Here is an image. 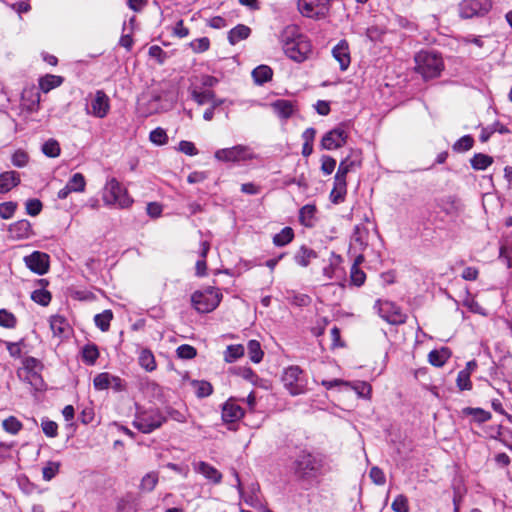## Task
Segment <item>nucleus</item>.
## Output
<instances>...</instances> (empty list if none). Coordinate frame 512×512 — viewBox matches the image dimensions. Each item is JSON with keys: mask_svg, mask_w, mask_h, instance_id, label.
<instances>
[{"mask_svg": "<svg viewBox=\"0 0 512 512\" xmlns=\"http://www.w3.org/2000/svg\"><path fill=\"white\" fill-rule=\"evenodd\" d=\"M414 60L415 70L424 80L439 77L444 69L442 57L434 51L422 50L415 55Z\"/></svg>", "mask_w": 512, "mask_h": 512, "instance_id": "nucleus-1", "label": "nucleus"}, {"mask_svg": "<svg viewBox=\"0 0 512 512\" xmlns=\"http://www.w3.org/2000/svg\"><path fill=\"white\" fill-rule=\"evenodd\" d=\"M294 474L301 480H309L319 475L323 468V459L306 450L301 451L293 462Z\"/></svg>", "mask_w": 512, "mask_h": 512, "instance_id": "nucleus-2", "label": "nucleus"}, {"mask_svg": "<svg viewBox=\"0 0 512 512\" xmlns=\"http://www.w3.org/2000/svg\"><path fill=\"white\" fill-rule=\"evenodd\" d=\"M102 200L106 206L119 209L129 208L133 204L127 189L116 178H110L105 183Z\"/></svg>", "mask_w": 512, "mask_h": 512, "instance_id": "nucleus-3", "label": "nucleus"}, {"mask_svg": "<svg viewBox=\"0 0 512 512\" xmlns=\"http://www.w3.org/2000/svg\"><path fill=\"white\" fill-rule=\"evenodd\" d=\"M167 420L158 408H137L133 426L140 432L149 434L160 428Z\"/></svg>", "mask_w": 512, "mask_h": 512, "instance_id": "nucleus-4", "label": "nucleus"}, {"mask_svg": "<svg viewBox=\"0 0 512 512\" xmlns=\"http://www.w3.org/2000/svg\"><path fill=\"white\" fill-rule=\"evenodd\" d=\"M222 294L219 289L209 287L204 291H196L191 297L194 308L200 313L213 311L220 303Z\"/></svg>", "mask_w": 512, "mask_h": 512, "instance_id": "nucleus-5", "label": "nucleus"}, {"mask_svg": "<svg viewBox=\"0 0 512 512\" xmlns=\"http://www.w3.org/2000/svg\"><path fill=\"white\" fill-rule=\"evenodd\" d=\"M285 388L293 396L303 394L307 390V380L299 366H290L285 369L282 376Z\"/></svg>", "mask_w": 512, "mask_h": 512, "instance_id": "nucleus-6", "label": "nucleus"}, {"mask_svg": "<svg viewBox=\"0 0 512 512\" xmlns=\"http://www.w3.org/2000/svg\"><path fill=\"white\" fill-rule=\"evenodd\" d=\"M214 157L221 162H242L252 160L256 156L250 146L239 144L229 148L218 149L215 151Z\"/></svg>", "mask_w": 512, "mask_h": 512, "instance_id": "nucleus-7", "label": "nucleus"}, {"mask_svg": "<svg viewBox=\"0 0 512 512\" xmlns=\"http://www.w3.org/2000/svg\"><path fill=\"white\" fill-rule=\"evenodd\" d=\"M348 134V125L341 123L323 136L321 140V146L325 150H334L340 148L346 144Z\"/></svg>", "mask_w": 512, "mask_h": 512, "instance_id": "nucleus-8", "label": "nucleus"}, {"mask_svg": "<svg viewBox=\"0 0 512 512\" xmlns=\"http://www.w3.org/2000/svg\"><path fill=\"white\" fill-rule=\"evenodd\" d=\"M491 7L490 0H463L459 4V15L463 19L483 16L489 12Z\"/></svg>", "mask_w": 512, "mask_h": 512, "instance_id": "nucleus-9", "label": "nucleus"}, {"mask_svg": "<svg viewBox=\"0 0 512 512\" xmlns=\"http://www.w3.org/2000/svg\"><path fill=\"white\" fill-rule=\"evenodd\" d=\"M110 111V98L103 90H97L86 107V113L96 118H105Z\"/></svg>", "mask_w": 512, "mask_h": 512, "instance_id": "nucleus-10", "label": "nucleus"}, {"mask_svg": "<svg viewBox=\"0 0 512 512\" xmlns=\"http://www.w3.org/2000/svg\"><path fill=\"white\" fill-rule=\"evenodd\" d=\"M287 57L295 62H303L311 52V44L306 36L298 38L294 43L282 47Z\"/></svg>", "mask_w": 512, "mask_h": 512, "instance_id": "nucleus-11", "label": "nucleus"}, {"mask_svg": "<svg viewBox=\"0 0 512 512\" xmlns=\"http://www.w3.org/2000/svg\"><path fill=\"white\" fill-rule=\"evenodd\" d=\"M299 12L308 18L324 16L328 10V0H298Z\"/></svg>", "mask_w": 512, "mask_h": 512, "instance_id": "nucleus-12", "label": "nucleus"}, {"mask_svg": "<svg viewBox=\"0 0 512 512\" xmlns=\"http://www.w3.org/2000/svg\"><path fill=\"white\" fill-rule=\"evenodd\" d=\"M379 314L382 319L392 325H399L406 322V315L392 302L385 301L380 305Z\"/></svg>", "mask_w": 512, "mask_h": 512, "instance_id": "nucleus-13", "label": "nucleus"}, {"mask_svg": "<svg viewBox=\"0 0 512 512\" xmlns=\"http://www.w3.org/2000/svg\"><path fill=\"white\" fill-rule=\"evenodd\" d=\"M26 266L38 275H44L49 269V256L40 251H34L24 257Z\"/></svg>", "mask_w": 512, "mask_h": 512, "instance_id": "nucleus-14", "label": "nucleus"}, {"mask_svg": "<svg viewBox=\"0 0 512 512\" xmlns=\"http://www.w3.org/2000/svg\"><path fill=\"white\" fill-rule=\"evenodd\" d=\"M368 238L369 229L363 224L356 225L351 236L350 250L363 251L368 246Z\"/></svg>", "mask_w": 512, "mask_h": 512, "instance_id": "nucleus-15", "label": "nucleus"}, {"mask_svg": "<svg viewBox=\"0 0 512 512\" xmlns=\"http://www.w3.org/2000/svg\"><path fill=\"white\" fill-rule=\"evenodd\" d=\"M272 111L282 120L289 119L295 112L294 102L286 99H278L269 105Z\"/></svg>", "mask_w": 512, "mask_h": 512, "instance_id": "nucleus-16", "label": "nucleus"}, {"mask_svg": "<svg viewBox=\"0 0 512 512\" xmlns=\"http://www.w3.org/2000/svg\"><path fill=\"white\" fill-rule=\"evenodd\" d=\"M8 232L12 239H27L32 235V226L28 220L22 219L11 224Z\"/></svg>", "mask_w": 512, "mask_h": 512, "instance_id": "nucleus-17", "label": "nucleus"}, {"mask_svg": "<svg viewBox=\"0 0 512 512\" xmlns=\"http://www.w3.org/2000/svg\"><path fill=\"white\" fill-rule=\"evenodd\" d=\"M193 467L195 472L202 474L207 480L214 484H219L222 481V474L205 461L193 463Z\"/></svg>", "mask_w": 512, "mask_h": 512, "instance_id": "nucleus-18", "label": "nucleus"}, {"mask_svg": "<svg viewBox=\"0 0 512 512\" xmlns=\"http://www.w3.org/2000/svg\"><path fill=\"white\" fill-rule=\"evenodd\" d=\"M333 57L339 63L340 69L345 71L351 62L348 43L340 41L332 50Z\"/></svg>", "mask_w": 512, "mask_h": 512, "instance_id": "nucleus-19", "label": "nucleus"}, {"mask_svg": "<svg viewBox=\"0 0 512 512\" xmlns=\"http://www.w3.org/2000/svg\"><path fill=\"white\" fill-rule=\"evenodd\" d=\"M244 415L242 407L232 400H228L222 408V419L224 422L233 423L240 420Z\"/></svg>", "mask_w": 512, "mask_h": 512, "instance_id": "nucleus-20", "label": "nucleus"}, {"mask_svg": "<svg viewBox=\"0 0 512 512\" xmlns=\"http://www.w3.org/2000/svg\"><path fill=\"white\" fill-rule=\"evenodd\" d=\"M20 183V176L15 171H6L0 174V193H7Z\"/></svg>", "mask_w": 512, "mask_h": 512, "instance_id": "nucleus-21", "label": "nucleus"}, {"mask_svg": "<svg viewBox=\"0 0 512 512\" xmlns=\"http://www.w3.org/2000/svg\"><path fill=\"white\" fill-rule=\"evenodd\" d=\"M317 212V208L313 204L304 205L299 211V221L300 223L308 228H312L315 225V215Z\"/></svg>", "mask_w": 512, "mask_h": 512, "instance_id": "nucleus-22", "label": "nucleus"}, {"mask_svg": "<svg viewBox=\"0 0 512 512\" xmlns=\"http://www.w3.org/2000/svg\"><path fill=\"white\" fill-rule=\"evenodd\" d=\"M159 482V473L157 471H150L146 473L140 480L139 491L142 493L152 492Z\"/></svg>", "mask_w": 512, "mask_h": 512, "instance_id": "nucleus-23", "label": "nucleus"}, {"mask_svg": "<svg viewBox=\"0 0 512 512\" xmlns=\"http://www.w3.org/2000/svg\"><path fill=\"white\" fill-rule=\"evenodd\" d=\"M317 253L307 246H301L294 255L295 262L301 267H307L313 259L317 258Z\"/></svg>", "mask_w": 512, "mask_h": 512, "instance_id": "nucleus-24", "label": "nucleus"}, {"mask_svg": "<svg viewBox=\"0 0 512 512\" xmlns=\"http://www.w3.org/2000/svg\"><path fill=\"white\" fill-rule=\"evenodd\" d=\"M304 35L301 33L300 28L296 25H288L286 26L281 34H280V42L282 47L286 44L294 43L298 40V38L303 37Z\"/></svg>", "mask_w": 512, "mask_h": 512, "instance_id": "nucleus-25", "label": "nucleus"}, {"mask_svg": "<svg viewBox=\"0 0 512 512\" xmlns=\"http://www.w3.org/2000/svg\"><path fill=\"white\" fill-rule=\"evenodd\" d=\"M360 165V162L352 159L351 157H346L345 159H343L339 166H338V170L336 172V175H335V180H340V181H346V176L347 174L354 170L357 166Z\"/></svg>", "mask_w": 512, "mask_h": 512, "instance_id": "nucleus-26", "label": "nucleus"}, {"mask_svg": "<svg viewBox=\"0 0 512 512\" xmlns=\"http://www.w3.org/2000/svg\"><path fill=\"white\" fill-rule=\"evenodd\" d=\"M40 372L41 371H17V375L22 381L31 385L35 390H40L43 386V379Z\"/></svg>", "mask_w": 512, "mask_h": 512, "instance_id": "nucleus-27", "label": "nucleus"}, {"mask_svg": "<svg viewBox=\"0 0 512 512\" xmlns=\"http://www.w3.org/2000/svg\"><path fill=\"white\" fill-rule=\"evenodd\" d=\"M251 33V29L244 25L238 24L232 28L228 33V41L231 45H235L241 40L247 39Z\"/></svg>", "mask_w": 512, "mask_h": 512, "instance_id": "nucleus-28", "label": "nucleus"}, {"mask_svg": "<svg viewBox=\"0 0 512 512\" xmlns=\"http://www.w3.org/2000/svg\"><path fill=\"white\" fill-rule=\"evenodd\" d=\"M451 352L448 348L443 347L439 350H432L428 354V361L435 367H442L450 358Z\"/></svg>", "mask_w": 512, "mask_h": 512, "instance_id": "nucleus-29", "label": "nucleus"}, {"mask_svg": "<svg viewBox=\"0 0 512 512\" xmlns=\"http://www.w3.org/2000/svg\"><path fill=\"white\" fill-rule=\"evenodd\" d=\"M462 414L466 416H472V419L476 423H484L491 419L492 415L489 411L482 408L465 407L462 410Z\"/></svg>", "mask_w": 512, "mask_h": 512, "instance_id": "nucleus-30", "label": "nucleus"}, {"mask_svg": "<svg viewBox=\"0 0 512 512\" xmlns=\"http://www.w3.org/2000/svg\"><path fill=\"white\" fill-rule=\"evenodd\" d=\"M347 193V182L334 179V187L330 193V200L334 204L344 201Z\"/></svg>", "mask_w": 512, "mask_h": 512, "instance_id": "nucleus-31", "label": "nucleus"}, {"mask_svg": "<svg viewBox=\"0 0 512 512\" xmlns=\"http://www.w3.org/2000/svg\"><path fill=\"white\" fill-rule=\"evenodd\" d=\"M139 365L148 372H152L156 369L155 357L151 350L142 349L139 354Z\"/></svg>", "mask_w": 512, "mask_h": 512, "instance_id": "nucleus-32", "label": "nucleus"}, {"mask_svg": "<svg viewBox=\"0 0 512 512\" xmlns=\"http://www.w3.org/2000/svg\"><path fill=\"white\" fill-rule=\"evenodd\" d=\"M273 75L272 69L267 65H260L252 71V77L256 84L262 85L271 80Z\"/></svg>", "mask_w": 512, "mask_h": 512, "instance_id": "nucleus-33", "label": "nucleus"}, {"mask_svg": "<svg viewBox=\"0 0 512 512\" xmlns=\"http://www.w3.org/2000/svg\"><path fill=\"white\" fill-rule=\"evenodd\" d=\"M50 328L54 336H62L68 329V323L63 316L54 315L50 318Z\"/></svg>", "mask_w": 512, "mask_h": 512, "instance_id": "nucleus-34", "label": "nucleus"}, {"mask_svg": "<svg viewBox=\"0 0 512 512\" xmlns=\"http://www.w3.org/2000/svg\"><path fill=\"white\" fill-rule=\"evenodd\" d=\"M200 256L201 259L196 262V274L198 276H204L206 274L207 264H206V256L210 249V244L208 241H202L200 244Z\"/></svg>", "mask_w": 512, "mask_h": 512, "instance_id": "nucleus-35", "label": "nucleus"}, {"mask_svg": "<svg viewBox=\"0 0 512 512\" xmlns=\"http://www.w3.org/2000/svg\"><path fill=\"white\" fill-rule=\"evenodd\" d=\"M294 238V231L291 227H284L279 233L273 237L275 246L283 247L289 244Z\"/></svg>", "mask_w": 512, "mask_h": 512, "instance_id": "nucleus-36", "label": "nucleus"}, {"mask_svg": "<svg viewBox=\"0 0 512 512\" xmlns=\"http://www.w3.org/2000/svg\"><path fill=\"white\" fill-rule=\"evenodd\" d=\"M470 163L475 170H485L493 163V158L487 154L477 153L471 158Z\"/></svg>", "mask_w": 512, "mask_h": 512, "instance_id": "nucleus-37", "label": "nucleus"}, {"mask_svg": "<svg viewBox=\"0 0 512 512\" xmlns=\"http://www.w3.org/2000/svg\"><path fill=\"white\" fill-rule=\"evenodd\" d=\"M41 151L49 158H56L61 153L60 144L56 139L50 138L43 143Z\"/></svg>", "mask_w": 512, "mask_h": 512, "instance_id": "nucleus-38", "label": "nucleus"}, {"mask_svg": "<svg viewBox=\"0 0 512 512\" xmlns=\"http://www.w3.org/2000/svg\"><path fill=\"white\" fill-rule=\"evenodd\" d=\"M249 358L254 363H259L263 359L264 352L261 345L257 340H250L247 344Z\"/></svg>", "mask_w": 512, "mask_h": 512, "instance_id": "nucleus-39", "label": "nucleus"}, {"mask_svg": "<svg viewBox=\"0 0 512 512\" xmlns=\"http://www.w3.org/2000/svg\"><path fill=\"white\" fill-rule=\"evenodd\" d=\"M113 318V313L111 310H104L102 313L96 314L94 317L95 325L101 331H107L110 327V322Z\"/></svg>", "mask_w": 512, "mask_h": 512, "instance_id": "nucleus-40", "label": "nucleus"}, {"mask_svg": "<svg viewBox=\"0 0 512 512\" xmlns=\"http://www.w3.org/2000/svg\"><path fill=\"white\" fill-rule=\"evenodd\" d=\"M99 357V351L95 344H87L82 349V359L88 365H93Z\"/></svg>", "mask_w": 512, "mask_h": 512, "instance_id": "nucleus-41", "label": "nucleus"}, {"mask_svg": "<svg viewBox=\"0 0 512 512\" xmlns=\"http://www.w3.org/2000/svg\"><path fill=\"white\" fill-rule=\"evenodd\" d=\"M244 355V347L240 344L229 345L224 352V360L232 363Z\"/></svg>", "mask_w": 512, "mask_h": 512, "instance_id": "nucleus-42", "label": "nucleus"}, {"mask_svg": "<svg viewBox=\"0 0 512 512\" xmlns=\"http://www.w3.org/2000/svg\"><path fill=\"white\" fill-rule=\"evenodd\" d=\"M17 326L16 316L7 309H0V327L14 329Z\"/></svg>", "mask_w": 512, "mask_h": 512, "instance_id": "nucleus-43", "label": "nucleus"}, {"mask_svg": "<svg viewBox=\"0 0 512 512\" xmlns=\"http://www.w3.org/2000/svg\"><path fill=\"white\" fill-rule=\"evenodd\" d=\"M191 98L199 105H204L210 102L213 98V91L211 90H198L196 88L191 90Z\"/></svg>", "mask_w": 512, "mask_h": 512, "instance_id": "nucleus-44", "label": "nucleus"}, {"mask_svg": "<svg viewBox=\"0 0 512 512\" xmlns=\"http://www.w3.org/2000/svg\"><path fill=\"white\" fill-rule=\"evenodd\" d=\"M67 185L73 192H83L86 187L85 177L81 173H75L69 179Z\"/></svg>", "mask_w": 512, "mask_h": 512, "instance_id": "nucleus-45", "label": "nucleus"}, {"mask_svg": "<svg viewBox=\"0 0 512 512\" xmlns=\"http://www.w3.org/2000/svg\"><path fill=\"white\" fill-rule=\"evenodd\" d=\"M62 83V78L55 75H47L40 80V87L44 92H48Z\"/></svg>", "mask_w": 512, "mask_h": 512, "instance_id": "nucleus-46", "label": "nucleus"}, {"mask_svg": "<svg viewBox=\"0 0 512 512\" xmlns=\"http://www.w3.org/2000/svg\"><path fill=\"white\" fill-rule=\"evenodd\" d=\"M3 429L12 435H16L23 427L22 423L14 416H10L3 420Z\"/></svg>", "mask_w": 512, "mask_h": 512, "instance_id": "nucleus-47", "label": "nucleus"}, {"mask_svg": "<svg viewBox=\"0 0 512 512\" xmlns=\"http://www.w3.org/2000/svg\"><path fill=\"white\" fill-rule=\"evenodd\" d=\"M473 145H474L473 137L470 135H465L453 144L452 149L455 152L461 153V152L469 151L473 147Z\"/></svg>", "mask_w": 512, "mask_h": 512, "instance_id": "nucleus-48", "label": "nucleus"}, {"mask_svg": "<svg viewBox=\"0 0 512 512\" xmlns=\"http://www.w3.org/2000/svg\"><path fill=\"white\" fill-rule=\"evenodd\" d=\"M192 385L195 388V393L199 398L208 397L213 392L212 385L207 381H193Z\"/></svg>", "mask_w": 512, "mask_h": 512, "instance_id": "nucleus-49", "label": "nucleus"}, {"mask_svg": "<svg viewBox=\"0 0 512 512\" xmlns=\"http://www.w3.org/2000/svg\"><path fill=\"white\" fill-rule=\"evenodd\" d=\"M111 379V374L107 372L99 373L98 375L95 376L93 380V385L96 390H105L110 388Z\"/></svg>", "mask_w": 512, "mask_h": 512, "instance_id": "nucleus-50", "label": "nucleus"}, {"mask_svg": "<svg viewBox=\"0 0 512 512\" xmlns=\"http://www.w3.org/2000/svg\"><path fill=\"white\" fill-rule=\"evenodd\" d=\"M31 299L42 306H47L51 301V294L47 290L37 289L32 292Z\"/></svg>", "mask_w": 512, "mask_h": 512, "instance_id": "nucleus-51", "label": "nucleus"}, {"mask_svg": "<svg viewBox=\"0 0 512 512\" xmlns=\"http://www.w3.org/2000/svg\"><path fill=\"white\" fill-rule=\"evenodd\" d=\"M149 139L156 145H164L168 142V136L164 129L158 127L149 134Z\"/></svg>", "mask_w": 512, "mask_h": 512, "instance_id": "nucleus-52", "label": "nucleus"}, {"mask_svg": "<svg viewBox=\"0 0 512 512\" xmlns=\"http://www.w3.org/2000/svg\"><path fill=\"white\" fill-rule=\"evenodd\" d=\"M11 161L15 167L22 168L28 164L29 156L24 150L19 149L13 153Z\"/></svg>", "mask_w": 512, "mask_h": 512, "instance_id": "nucleus-53", "label": "nucleus"}, {"mask_svg": "<svg viewBox=\"0 0 512 512\" xmlns=\"http://www.w3.org/2000/svg\"><path fill=\"white\" fill-rule=\"evenodd\" d=\"M391 508L394 512H409L408 499L405 495H398L392 502Z\"/></svg>", "mask_w": 512, "mask_h": 512, "instance_id": "nucleus-54", "label": "nucleus"}, {"mask_svg": "<svg viewBox=\"0 0 512 512\" xmlns=\"http://www.w3.org/2000/svg\"><path fill=\"white\" fill-rule=\"evenodd\" d=\"M456 381L460 390H470L472 388L470 372L467 370H461L457 375Z\"/></svg>", "mask_w": 512, "mask_h": 512, "instance_id": "nucleus-55", "label": "nucleus"}, {"mask_svg": "<svg viewBox=\"0 0 512 512\" xmlns=\"http://www.w3.org/2000/svg\"><path fill=\"white\" fill-rule=\"evenodd\" d=\"M42 368H43V366L38 359H36L34 357H26L23 360V367L21 369H19L18 371H23V372L41 371Z\"/></svg>", "mask_w": 512, "mask_h": 512, "instance_id": "nucleus-56", "label": "nucleus"}, {"mask_svg": "<svg viewBox=\"0 0 512 512\" xmlns=\"http://www.w3.org/2000/svg\"><path fill=\"white\" fill-rule=\"evenodd\" d=\"M17 209V203L9 201L0 203V217L2 219H10Z\"/></svg>", "mask_w": 512, "mask_h": 512, "instance_id": "nucleus-57", "label": "nucleus"}, {"mask_svg": "<svg viewBox=\"0 0 512 512\" xmlns=\"http://www.w3.org/2000/svg\"><path fill=\"white\" fill-rule=\"evenodd\" d=\"M60 464L58 462H48L42 469L43 479L50 481L59 472Z\"/></svg>", "mask_w": 512, "mask_h": 512, "instance_id": "nucleus-58", "label": "nucleus"}, {"mask_svg": "<svg viewBox=\"0 0 512 512\" xmlns=\"http://www.w3.org/2000/svg\"><path fill=\"white\" fill-rule=\"evenodd\" d=\"M190 47L196 53L205 52L210 47V40L207 37L195 39L190 42Z\"/></svg>", "mask_w": 512, "mask_h": 512, "instance_id": "nucleus-59", "label": "nucleus"}, {"mask_svg": "<svg viewBox=\"0 0 512 512\" xmlns=\"http://www.w3.org/2000/svg\"><path fill=\"white\" fill-rule=\"evenodd\" d=\"M177 356L181 359H192L196 356V349L187 344L180 345L176 350Z\"/></svg>", "mask_w": 512, "mask_h": 512, "instance_id": "nucleus-60", "label": "nucleus"}, {"mask_svg": "<svg viewBox=\"0 0 512 512\" xmlns=\"http://www.w3.org/2000/svg\"><path fill=\"white\" fill-rule=\"evenodd\" d=\"M351 282L356 286H361L366 280V274L359 267L352 266L350 272Z\"/></svg>", "mask_w": 512, "mask_h": 512, "instance_id": "nucleus-61", "label": "nucleus"}, {"mask_svg": "<svg viewBox=\"0 0 512 512\" xmlns=\"http://www.w3.org/2000/svg\"><path fill=\"white\" fill-rule=\"evenodd\" d=\"M41 427H42L43 433L47 437L53 438V437H56L58 434V425L54 421H51L48 419L43 420L41 423Z\"/></svg>", "mask_w": 512, "mask_h": 512, "instance_id": "nucleus-62", "label": "nucleus"}, {"mask_svg": "<svg viewBox=\"0 0 512 512\" xmlns=\"http://www.w3.org/2000/svg\"><path fill=\"white\" fill-rule=\"evenodd\" d=\"M336 167V160L328 155H324L321 158V171L325 175H330Z\"/></svg>", "mask_w": 512, "mask_h": 512, "instance_id": "nucleus-63", "label": "nucleus"}, {"mask_svg": "<svg viewBox=\"0 0 512 512\" xmlns=\"http://www.w3.org/2000/svg\"><path fill=\"white\" fill-rule=\"evenodd\" d=\"M26 212L30 216H37L42 210V203L38 199H29L26 201Z\"/></svg>", "mask_w": 512, "mask_h": 512, "instance_id": "nucleus-64", "label": "nucleus"}]
</instances>
